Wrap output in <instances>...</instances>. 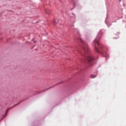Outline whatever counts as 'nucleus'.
I'll use <instances>...</instances> for the list:
<instances>
[{
  "instance_id": "4",
  "label": "nucleus",
  "mask_w": 126,
  "mask_h": 126,
  "mask_svg": "<svg viewBox=\"0 0 126 126\" xmlns=\"http://www.w3.org/2000/svg\"><path fill=\"white\" fill-rule=\"evenodd\" d=\"M91 78H95L96 77V75L92 74L90 76Z\"/></svg>"
},
{
  "instance_id": "2",
  "label": "nucleus",
  "mask_w": 126,
  "mask_h": 126,
  "mask_svg": "<svg viewBox=\"0 0 126 126\" xmlns=\"http://www.w3.org/2000/svg\"><path fill=\"white\" fill-rule=\"evenodd\" d=\"M94 60V58H93V57H92V55L90 54L86 58V60L83 59L81 60V62L82 63H84V62H87V63H92V62H93Z\"/></svg>"
},
{
  "instance_id": "7",
  "label": "nucleus",
  "mask_w": 126,
  "mask_h": 126,
  "mask_svg": "<svg viewBox=\"0 0 126 126\" xmlns=\"http://www.w3.org/2000/svg\"><path fill=\"white\" fill-rule=\"evenodd\" d=\"M9 110H10V108H9V109H8L7 110V111H6V113H7V112H8V111H9Z\"/></svg>"
},
{
  "instance_id": "5",
  "label": "nucleus",
  "mask_w": 126,
  "mask_h": 126,
  "mask_svg": "<svg viewBox=\"0 0 126 126\" xmlns=\"http://www.w3.org/2000/svg\"><path fill=\"white\" fill-rule=\"evenodd\" d=\"M79 41H80V42L81 43H84V41H83V39H82V38H81V37H79Z\"/></svg>"
},
{
  "instance_id": "6",
  "label": "nucleus",
  "mask_w": 126,
  "mask_h": 126,
  "mask_svg": "<svg viewBox=\"0 0 126 126\" xmlns=\"http://www.w3.org/2000/svg\"><path fill=\"white\" fill-rule=\"evenodd\" d=\"M71 17H75V15H74V14L72 13L71 15Z\"/></svg>"
},
{
  "instance_id": "1",
  "label": "nucleus",
  "mask_w": 126,
  "mask_h": 126,
  "mask_svg": "<svg viewBox=\"0 0 126 126\" xmlns=\"http://www.w3.org/2000/svg\"><path fill=\"white\" fill-rule=\"evenodd\" d=\"M101 39V36L100 35H97L96 39L94 40V44H96L97 46H95V51H96L97 53H99L100 52V48L101 45L100 43H99V40Z\"/></svg>"
},
{
  "instance_id": "3",
  "label": "nucleus",
  "mask_w": 126,
  "mask_h": 126,
  "mask_svg": "<svg viewBox=\"0 0 126 126\" xmlns=\"http://www.w3.org/2000/svg\"><path fill=\"white\" fill-rule=\"evenodd\" d=\"M83 49L85 52H86V53H88V52H89V47H88V45H84Z\"/></svg>"
},
{
  "instance_id": "8",
  "label": "nucleus",
  "mask_w": 126,
  "mask_h": 126,
  "mask_svg": "<svg viewBox=\"0 0 126 126\" xmlns=\"http://www.w3.org/2000/svg\"><path fill=\"white\" fill-rule=\"evenodd\" d=\"M19 103H18L17 104L15 105V106H17V105H19Z\"/></svg>"
}]
</instances>
